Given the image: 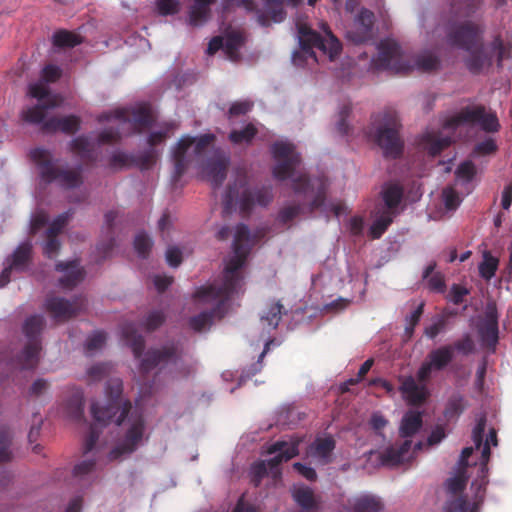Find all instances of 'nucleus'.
I'll return each instance as SVG.
<instances>
[{
    "mask_svg": "<svg viewBox=\"0 0 512 512\" xmlns=\"http://www.w3.org/2000/svg\"><path fill=\"white\" fill-rule=\"evenodd\" d=\"M214 0H194L189 11V22L193 26L205 23L210 15V5Z\"/></svg>",
    "mask_w": 512,
    "mask_h": 512,
    "instance_id": "35",
    "label": "nucleus"
},
{
    "mask_svg": "<svg viewBox=\"0 0 512 512\" xmlns=\"http://www.w3.org/2000/svg\"><path fill=\"white\" fill-rule=\"evenodd\" d=\"M497 446L498 439H497V431L494 428H491L489 430V433L487 435L486 441L482 448V455H481V465L480 470L482 473V476L479 480H475L472 482L471 487L475 490V498L476 503H481L484 499V494L486 490V485L488 484L487 477L485 473L487 472V463L490 458L491 450L490 445Z\"/></svg>",
    "mask_w": 512,
    "mask_h": 512,
    "instance_id": "20",
    "label": "nucleus"
},
{
    "mask_svg": "<svg viewBox=\"0 0 512 512\" xmlns=\"http://www.w3.org/2000/svg\"><path fill=\"white\" fill-rule=\"evenodd\" d=\"M381 463L384 466L397 467L404 462V457L401 455V451H398L395 447L386 448L381 456Z\"/></svg>",
    "mask_w": 512,
    "mask_h": 512,
    "instance_id": "50",
    "label": "nucleus"
},
{
    "mask_svg": "<svg viewBox=\"0 0 512 512\" xmlns=\"http://www.w3.org/2000/svg\"><path fill=\"white\" fill-rule=\"evenodd\" d=\"M372 66L376 70H388L396 74H408L415 68L421 72H432L439 68L440 60L437 56L426 53L417 56L411 63L405 58L398 43L385 39L378 45V54L372 59Z\"/></svg>",
    "mask_w": 512,
    "mask_h": 512,
    "instance_id": "4",
    "label": "nucleus"
},
{
    "mask_svg": "<svg viewBox=\"0 0 512 512\" xmlns=\"http://www.w3.org/2000/svg\"><path fill=\"white\" fill-rule=\"evenodd\" d=\"M152 246V239L146 233L141 232L135 236L134 248L140 257L147 258Z\"/></svg>",
    "mask_w": 512,
    "mask_h": 512,
    "instance_id": "53",
    "label": "nucleus"
},
{
    "mask_svg": "<svg viewBox=\"0 0 512 512\" xmlns=\"http://www.w3.org/2000/svg\"><path fill=\"white\" fill-rule=\"evenodd\" d=\"M271 154L276 160L273 176L281 181L291 177L295 169L302 162L301 155L296 151L295 145L288 141H276L273 143Z\"/></svg>",
    "mask_w": 512,
    "mask_h": 512,
    "instance_id": "13",
    "label": "nucleus"
},
{
    "mask_svg": "<svg viewBox=\"0 0 512 512\" xmlns=\"http://www.w3.org/2000/svg\"><path fill=\"white\" fill-rule=\"evenodd\" d=\"M283 309L284 307L280 301L269 302L261 315V321L265 322L270 328L276 329L281 321Z\"/></svg>",
    "mask_w": 512,
    "mask_h": 512,
    "instance_id": "41",
    "label": "nucleus"
},
{
    "mask_svg": "<svg viewBox=\"0 0 512 512\" xmlns=\"http://www.w3.org/2000/svg\"><path fill=\"white\" fill-rule=\"evenodd\" d=\"M66 411L72 419L82 420L84 416V395L80 388H72V394L66 402Z\"/></svg>",
    "mask_w": 512,
    "mask_h": 512,
    "instance_id": "36",
    "label": "nucleus"
},
{
    "mask_svg": "<svg viewBox=\"0 0 512 512\" xmlns=\"http://www.w3.org/2000/svg\"><path fill=\"white\" fill-rule=\"evenodd\" d=\"M462 125H474L478 128H497L496 113L482 104L468 105L448 116L442 128H458Z\"/></svg>",
    "mask_w": 512,
    "mask_h": 512,
    "instance_id": "10",
    "label": "nucleus"
},
{
    "mask_svg": "<svg viewBox=\"0 0 512 512\" xmlns=\"http://www.w3.org/2000/svg\"><path fill=\"white\" fill-rule=\"evenodd\" d=\"M372 137L386 159H397L402 156L404 140L399 130H375Z\"/></svg>",
    "mask_w": 512,
    "mask_h": 512,
    "instance_id": "19",
    "label": "nucleus"
},
{
    "mask_svg": "<svg viewBox=\"0 0 512 512\" xmlns=\"http://www.w3.org/2000/svg\"><path fill=\"white\" fill-rule=\"evenodd\" d=\"M106 342V334L103 331H95L86 340L85 348L88 352L101 349Z\"/></svg>",
    "mask_w": 512,
    "mask_h": 512,
    "instance_id": "64",
    "label": "nucleus"
},
{
    "mask_svg": "<svg viewBox=\"0 0 512 512\" xmlns=\"http://www.w3.org/2000/svg\"><path fill=\"white\" fill-rule=\"evenodd\" d=\"M466 408L467 401L465 397L462 394L456 392L449 397L443 414L446 420L450 421L457 419L465 411Z\"/></svg>",
    "mask_w": 512,
    "mask_h": 512,
    "instance_id": "39",
    "label": "nucleus"
},
{
    "mask_svg": "<svg viewBox=\"0 0 512 512\" xmlns=\"http://www.w3.org/2000/svg\"><path fill=\"white\" fill-rule=\"evenodd\" d=\"M371 128H401L400 118L396 110L385 108L372 116Z\"/></svg>",
    "mask_w": 512,
    "mask_h": 512,
    "instance_id": "34",
    "label": "nucleus"
},
{
    "mask_svg": "<svg viewBox=\"0 0 512 512\" xmlns=\"http://www.w3.org/2000/svg\"><path fill=\"white\" fill-rule=\"evenodd\" d=\"M29 95L36 98L39 103H50V101H57V97L49 96V88L43 83H34L29 86Z\"/></svg>",
    "mask_w": 512,
    "mask_h": 512,
    "instance_id": "51",
    "label": "nucleus"
},
{
    "mask_svg": "<svg viewBox=\"0 0 512 512\" xmlns=\"http://www.w3.org/2000/svg\"><path fill=\"white\" fill-rule=\"evenodd\" d=\"M165 318L162 310H153L145 317L142 325L148 332H151L158 329L164 323Z\"/></svg>",
    "mask_w": 512,
    "mask_h": 512,
    "instance_id": "56",
    "label": "nucleus"
},
{
    "mask_svg": "<svg viewBox=\"0 0 512 512\" xmlns=\"http://www.w3.org/2000/svg\"><path fill=\"white\" fill-rule=\"evenodd\" d=\"M374 21V13L368 9H362L355 20V31H349L348 37L357 44L371 39Z\"/></svg>",
    "mask_w": 512,
    "mask_h": 512,
    "instance_id": "26",
    "label": "nucleus"
},
{
    "mask_svg": "<svg viewBox=\"0 0 512 512\" xmlns=\"http://www.w3.org/2000/svg\"><path fill=\"white\" fill-rule=\"evenodd\" d=\"M195 301L199 304H211L210 310H205L189 319V326L195 332H203L209 330L215 319H222L228 307L229 298L224 296L201 297L198 295V289L193 295Z\"/></svg>",
    "mask_w": 512,
    "mask_h": 512,
    "instance_id": "14",
    "label": "nucleus"
},
{
    "mask_svg": "<svg viewBox=\"0 0 512 512\" xmlns=\"http://www.w3.org/2000/svg\"><path fill=\"white\" fill-rule=\"evenodd\" d=\"M31 257L32 244L30 242H24L20 244L11 255L9 265L14 268L15 271L22 272L27 268Z\"/></svg>",
    "mask_w": 512,
    "mask_h": 512,
    "instance_id": "33",
    "label": "nucleus"
},
{
    "mask_svg": "<svg viewBox=\"0 0 512 512\" xmlns=\"http://www.w3.org/2000/svg\"><path fill=\"white\" fill-rule=\"evenodd\" d=\"M466 484L467 477L465 475V470L461 469L456 476L449 478L446 481L447 491L452 494V498L447 501L445 512H474L473 509H469L468 502L461 495Z\"/></svg>",
    "mask_w": 512,
    "mask_h": 512,
    "instance_id": "18",
    "label": "nucleus"
},
{
    "mask_svg": "<svg viewBox=\"0 0 512 512\" xmlns=\"http://www.w3.org/2000/svg\"><path fill=\"white\" fill-rule=\"evenodd\" d=\"M383 508L381 499L375 495L364 494L354 499L352 512H379Z\"/></svg>",
    "mask_w": 512,
    "mask_h": 512,
    "instance_id": "37",
    "label": "nucleus"
},
{
    "mask_svg": "<svg viewBox=\"0 0 512 512\" xmlns=\"http://www.w3.org/2000/svg\"><path fill=\"white\" fill-rule=\"evenodd\" d=\"M234 256L228 261L222 276L221 284L215 283L198 288V295L204 298L224 296L232 299L235 295L243 293L244 278L241 269L245 264L250 251L233 248Z\"/></svg>",
    "mask_w": 512,
    "mask_h": 512,
    "instance_id": "5",
    "label": "nucleus"
},
{
    "mask_svg": "<svg viewBox=\"0 0 512 512\" xmlns=\"http://www.w3.org/2000/svg\"><path fill=\"white\" fill-rule=\"evenodd\" d=\"M122 392V380L111 378L106 383L105 403L103 405L98 402L92 403L91 414L96 424L90 427L89 434L85 439V454L92 451L98 441L97 425L105 426L113 422L120 426L126 419H128L129 427L122 441L109 452V460H117L123 455L131 454L141 444L145 431V420L137 411L131 412V402L123 399Z\"/></svg>",
    "mask_w": 512,
    "mask_h": 512,
    "instance_id": "1",
    "label": "nucleus"
},
{
    "mask_svg": "<svg viewBox=\"0 0 512 512\" xmlns=\"http://www.w3.org/2000/svg\"><path fill=\"white\" fill-rule=\"evenodd\" d=\"M233 248H236L238 251L251 249V239H250V231L247 225L238 224L236 227V232L233 240Z\"/></svg>",
    "mask_w": 512,
    "mask_h": 512,
    "instance_id": "47",
    "label": "nucleus"
},
{
    "mask_svg": "<svg viewBox=\"0 0 512 512\" xmlns=\"http://www.w3.org/2000/svg\"><path fill=\"white\" fill-rule=\"evenodd\" d=\"M396 215L387 211L382 213L375 219L370 227V235L373 239H379L388 227L392 224L393 218Z\"/></svg>",
    "mask_w": 512,
    "mask_h": 512,
    "instance_id": "45",
    "label": "nucleus"
},
{
    "mask_svg": "<svg viewBox=\"0 0 512 512\" xmlns=\"http://www.w3.org/2000/svg\"><path fill=\"white\" fill-rule=\"evenodd\" d=\"M30 159L39 169V175L45 183L56 181L64 189H74L83 184L82 166L75 169H61L55 166L52 154L44 148H34L29 153Z\"/></svg>",
    "mask_w": 512,
    "mask_h": 512,
    "instance_id": "6",
    "label": "nucleus"
},
{
    "mask_svg": "<svg viewBox=\"0 0 512 512\" xmlns=\"http://www.w3.org/2000/svg\"><path fill=\"white\" fill-rule=\"evenodd\" d=\"M470 56L466 60V66L474 74L479 73L484 66L491 65V57L483 51V43L479 48L468 51Z\"/></svg>",
    "mask_w": 512,
    "mask_h": 512,
    "instance_id": "40",
    "label": "nucleus"
},
{
    "mask_svg": "<svg viewBox=\"0 0 512 512\" xmlns=\"http://www.w3.org/2000/svg\"><path fill=\"white\" fill-rule=\"evenodd\" d=\"M470 294V290L460 284H453L447 295V300L454 305H460L465 301V297Z\"/></svg>",
    "mask_w": 512,
    "mask_h": 512,
    "instance_id": "63",
    "label": "nucleus"
},
{
    "mask_svg": "<svg viewBox=\"0 0 512 512\" xmlns=\"http://www.w3.org/2000/svg\"><path fill=\"white\" fill-rule=\"evenodd\" d=\"M295 502L306 512L317 508V502L312 489L306 486L295 488L293 491Z\"/></svg>",
    "mask_w": 512,
    "mask_h": 512,
    "instance_id": "42",
    "label": "nucleus"
},
{
    "mask_svg": "<svg viewBox=\"0 0 512 512\" xmlns=\"http://www.w3.org/2000/svg\"><path fill=\"white\" fill-rule=\"evenodd\" d=\"M113 366L109 363H98L91 366L87 375L90 382H97L108 376L112 371Z\"/></svg>",
    "mask_w": 512,
    "mask_h": 512,
    "instance_id": "59",
    "label": "nucleus"
},
{
    "mask_svg": "<svg viewBox=\"0 0 512 512\" xmlns=\"http://www.w3.org/2000/svg\"><path fill=\"white\" fill-rule=\"evenodd\" d=\"M481 0H449L450 13L457 18H470L480 8Z\"/></svg>",
    "mask_w": 512,
    "mask_h": 512,
    "instance_id": "32",
    "label": "nucleus"
},
{
    "mask_svg": "<svg viewBox=\"0 0 512 512\" xmlns=\"http://www.w3.org/2000/svg\"><path fill=\"white\" fill-rule=\"evenodd\" d=\"M156 116L149 103H138L128 107L115 108L99 116V121L132 124L134 128H151Z\"/></svg>",
    "mask_w": 512,
    "mask_h": 512,
    "instance_id": "9",
    "label": "nucleus"
},
{
    "mask_svg": "<svg viewBox=\"0 0 512 512\" xmlns=\"http://www.w3.org/2000/svg\"><path fill=\"white\" fill-rule=\"evenodd\" d=\"M12 436L7 428H0V464L12 460Z\"/></svg>",
    "mask_w": 512,
    "mask_h": 512,
    "instance_id": "48",
    "label": "nucleus"
},
{
    "mask_svg": "<svg viewBox=\"0 0 512 512\" xmlns=\"http://www.w3.org/2000/svg\"><path fill=\"white\" fill-rule=\"evenodd\" d=\"M181 355L182 350L176 343L165 344L160 348H151L140 362V372L145 375L156 368L162 370L169 364L176 365Z\"/></svg>",
    "mask_w": 512,
    "mask_h": 512,
    "instance_id": "15",
    "label": "nucleus"
},
{
    "mask_svg": "<svg viewBox=\"0 0 512 512\" xmlns=\"http://www.w3.org/2000/svg\"><path fill=\"white\" fill-rule=\"evenodd\" d=\"M267 13L273 22H281L285 19L286 13L283 9V0H264Z\"/></svg>",
    "mask_w": 512,
    "mask_h": 512,
    "instance_id": "57",
    "label": "nucleus"
},
{
    "mask_svg": "<svg viewBox=\"0 0 512 512\" xmlns=\"http://www.w3.org/2000/svg\"><path fill=\"white\" fill-rule=\"evenodd\" d=\"M81 121L78 116L68 115L50 118L42 128H80Z\"/></svg>",
    "mask_w": 512,
    "mask_h": 512,
    "instance_id": "46",
    "label": "nucleus"
},
{
    "mask_svg": "<svg viewBox=\"0 0 512 512\" xmlns=\"http://www.w3.org/2000/svg\"><path fill=\"white\" fill-rule=\"evenodd\" d=\"M455 314V312H450L447 315L439 316L433 324L425 328L424 334L430 339H435L438 334L445 330L447 325V317Z\"/></svg>",
    "mask_w": 512,
    "mask_h": 512,
    "instance_id": "60",
    "label": "nucleus"
},
{
    "mask_svg": "<svg viewBox=\"0 0 512 512\" xmlns=\"http://www.w3.org/2000/svg\"><path fill=\"white\" fill-rule=\"evenodd\" d=\"M453 359V347L443 345L427 354L416 373V378L411 375L399 376V391L405 400L412 406L424 404L430 395L425 383L430 380L432 372L444 370Z\"/></svg>",
    "mask_w": 512,
    "mask_h": 512,
    "instance_id": "3",
    "label": "nucleus"
},
{
    "mask_svg": "<svg viewBox=\"0 0 512 512\" xmlns=\"http://www.w3.org/2000/svg\"><path fill=\"white\" fill-rule=\"evenodd\" d=\"M273 199L272 189L270 186H264L256 190L245 189L239 199V208L243 216H247L253 206H267Z\"/></svg>",
    "mask_w": 512,
    "mask_h": 512,
    "instance_id": "23",
    "label": "nucleus"
},
{
    "mask_svg": "<svg viewBox=\"0 0 512 512\" xmlns=\"http://www.w3.org/2000/svg\"><path fill=\"white\" fill-rule=\"evenodd\" d=\"M336 448V441L331 436L316 437L308 446L307 453L321 465H328L333 461V451Z\"/></svg>",
    "mask_w": 512,
    "mask_h": 512,
    "instance_id": "25",
    "label": "nucleus"
},
{
    "mask_svg": "<svg viewBox=\"0 0 512 512\" xmlns=\"http://www.w3.org/2000/svg\"><path fill=\"white\" fill-rule=\"evenodd\" d=\"M381 197L387 212L398 214V207L404 197V189L398 183H389L381 191Z\"/></svg>",
    "mask_w": 512,
    "mask_h": 512,
    "instance_id": "27",
    "label": "nucleus"
},
{
    "mask_svg": "<svg viewBox=\"0 0 512 512\" xmlns=\"http://www.w3.org/2000/svg\"><path fill=\"white\" fill-rule=\"evenodd\" d=\"M301 438L292 437L289 441H276L267 448L268 454H276L274 457L266 461L267 468L275 481L281 479V470L279 466L283 462H287L299 454V445Z\"/></svg>",
    "mask_w": 512,
    "mask_h": 512,
    "instance_id": "16",
    "label": "nucleus"
},
{
    "mask_svg": "<svg viewBox=\"0 0 512 512\" xmlns=\"http://www.w3.org/2000/svg\"><path fill=\"white\" fill-rule=\"evenodd\" d=\"M168 131L169 130H157L149 135L148 144L150 148L138 154H132L133 167L135 166L141 170H147L155 164L157 159L155 146L166 140Z\"/></svg>",
    "mask_w": 512,
    "mask_h": 512,
    "instance_id": "21",
    "label": "nucleus"
},
{
    "mask_svg": "<svg viewBox=\"0 0 512 512\" xmlns=\"http://www.w3.org/2000/svg\"><path fill=\"white\" fill-rule=\"evenodd\" d=\"M302 212L300 204H293L283 207L278 213V221L286 225L297 218Z\"/></svg>",
    "mask_w": 512,
    "mask_h": 512,
    "instance_id": "61",
    "label": "nucleus"
},
{
    "mask_svg": "<svg viewBox=\"0 0 512 512\" xmlns=\"http://www.w3.org/2000/svg\"><path fill=\"white\" fill-rule=\"evenodd\" d=\"M86 307V299L82 296L67 300L63 297L48 296L45 308L56 321H67L76 317Z\"/></svg>",
    "mask_w": 512,
    "mask_h": 512,
    "instance_id": "17",
    "label": "nucleus"
},
{
    "mask_svg": "<svg viewBox=\"0 0 512 512\" xmlns=\"http://www.w3.org/2000/svg\"><path fill=\"white\" fill-rule=\"evenodd\" d=\"M74 211L72 209L58 215L52 223L49 225L47 229V234H55L59 236V234L63 231L65 226L68 224L70 218L72 217Z\"/></svg>",
    "mask_w": 512,
    "mask_h": 512,
    "instance_id": "58",
    "label": "nucleus"
},
{
    "mask_svg": "<svg viewBox=\"0 0 512 512\" xmlns=\"http://www.w3.org/2000/svg\"><path fill=\"white\" fill-rule=\"evenodd\" d=\"M109 166L116 170L133 167L132 154L122 151L113 153L109 159Z\"/></svg>",
    "mask_w": 512,
    "mask_h": 512,
    "instance_id": "55",
    "label": "nucleus"
},
{
    "mask_svg": "<svg viewBox=\"0 0 512 512\" xmlns=\"http://www.w3.org/2000/svg\"><path fill=\"white\" fill-rule=\"evenodd\" d=\"M485 28L472 20L452 25L446 33V41L452 46L465 51H473L483 43Z\"/></svg>",
    "mask_w": 512,
    "mask_h": 512,
    "instance_id": "11",
    "label": "nucleus"
},
{
    "mask_svg": "<svg viewBox=\"0 0 512 512\" xmlns=\"http://www.w3.org/2000/svg\"><path fill=\"white\" fill-rule=\"evenodd\" d=\"M253 106L254 103L251 100L236 101L230 106L228 116L229 118L244 116L252 110Z\"/></svg>",
    "mask_w": 512,
    "mask_h": 512,
    "instance_id": "62",
    "label": "nucleus"
},
{
    "mask_svg": "<svg viewBox=\"0 0 512 512\" xmlns=\"http://www.w3.org/2000/svg\"><path fill=\"white\" fill-rule=\"evenodd\" d=\"M324 35L313 30L307 24L298 25V38L299 43L304 52L311 57H315L313 48L321 50L323 53L328 54L329 58L333 60L341 52L342 46L340 41L331 32L327 24H323Z\"/></svg>",
    "mask_w": 512,
    "mask_h": 512,
    "instance_id": "8",
    "label": "nucleus"
},
{
    "mask_svg": "<svg viewBox=\"0 0 512 512\" xmlns=\"http://www.w3.org/2000/svg\"><path fill=\"white\" fill-rule=\"evenodd\" d=\"M118 130H103L97 140L79 136L70 142V151L78 156L85 164H94L99 160L101 146L111 144L120 138Z\"/></svg>",
    "mask_w": 512,
    "mask_h": 512,
    "instance_id": "12",
    "label": "nucleus"
},
{
    "mask_svg": "<svg viewBox=\"0 0 512 512\" xmlns=\"http://www.w3.org/2000/svg\"><path fill=\"white\" fill-rule=\"evenodd\" d=\"M242 41V35L236 32L227 35L225 41H223V50L231 59L237 55L238 49L242 45Z\"/></svg>",
    "mask_w": 512,
    "mask_h": 512,
    "instance_id": "54",
    "label": "nucleus"
},
{
    "mask_svg": "<svg viewBox=\"0 0 512 512\" xmlns=\"http://www.w3.org/2000/svg\"><path fill=\"white\" fill-rule=\"evenodd\" d=\"M246 185V176L239 175L238 179L233 183L229 184L227 190L225 192L224 200H223V209L224 212L229 213L233 208L238 196L239 189Z\"/></svg>",
    "mask_w": 512,
    "mask_h": 512,
    "instance_id": "43",
    "label": "nucleus"
},
{
    "mask_svg": "<svg viewBox=\"0 0 512 512\" xmlns=\"http://www.w3.org/2000/svg\"><path fill=\"white\" fill-rule=\"evenodd\" d=\"M122 337L126 344L132 349L134 357L139 359L145 348L144 337L138 333L133 323H125L122 326Z\"/></svg>",
    "mask_w": 512,
    "mask_h": 512,
    "instance_id": "28",
    "label": "nucleus"
},
{
    "mask_svg": "<svg viewBox=\"0 0 512 512\" xmlns=\"http://www.w3.org/2000/svg\"><path fill=\"white\" fill-rule=\"evenodd\" d=\"M478 334L483 346L494 351L498 343V315L495 308L488 307L484 320L478 326Z\"/></svg>",
    "mask_w": 512,
    "mask_h": 512,
    "instance_id": "22",
    "label": "nucleus"
},
{
    "mask_svg": "<svg viewBox=\"0 0 512 512\" xmlns=\"http://www.w3.org/2000/svg\"><path fill=\"white\" fill-rule=\"evenodd\" d=\"M58 105L57 101L38 103L22 111V119L29 124H40L47 117L48 110Z\"/></svg>",
    "mask_w": 512,
    "mask_h": 512,
    "instance_id": "30",
    "label": "nucleus"
},
{
    "mask_svg": "<svg viewBox=\"0 0 512 512\" xmlns=\"http://www.w3.org/2000/svg\"><path fill=\"white\" fill-rule=\"evenodd\" d=\"M423 149L432 157L438 156L451 145L450 137H436L426 133L422 141Z\"/></svg>",
    "mask_w": 512,
    "mask_h": 512,
    "instance_id": "38",
    "label": "nucleus"
},
{
    "mask_svg": "<svg viewBox=\"0 0 512 512\" xmlns=\"http://www.w3.org/2000/svg\"><path fill=\"white\" fill-rule=\"evenodd\" d=\"M512 44L505 42L501 35H496L489 45V52L487 53L491 60L496 58L497 66L502 67L504 60L511 57Z\"/></svg>",
    "mask_w": 512,
    "mask_h": 512,
    "instance_id": "31",
    "label": "nucleus"
},
{
    "mask_svg": "<svg viewBox=\"0 0 512 512\" xmlns=\"http://www.w3.org/2000/svg\"><path fill=\"white\" fill-rule=\"evenodd\" d=\"M422 424V413L419 411L409 410L404 414L401 420V424L399 427V435L402 438H409L415 435L420 430Z\"/></svg>",
    "mask_w": 512,
    "mask_h": 512,
    "instance_id": "29",
    "label": "nucleus"
},
{
    "mask_svg": "<svg viewBox=\"0 0 512 512\" xmlns=\"http://www.w3.org/2000/svg\"><path fill=\"white\" fill-rule=\"evenodd\" d=\"M58 272H63L64 275L59 279V284L63 288L72 289L77 286L85 277V270L80 266V261L74 259L71 261H59L55 265Z\"/></svg>",
    "mask_w": 512,
    "mask_h": 512,
    "instance_id": "24",
    "label": "nucleus"
},
{
    "mask_svg": "<svg viewBox=\"0 0 512 512\" xmlns=\"http://www.w3.org/2000/svg\"><path fill=\"white\" fill-rule=\"evenodd\" d=\"M81 43L82 37L68 30H59L53 35V45L58 48H73Z\"/></svg>",
    "mask_w": 512,
    "mask_h": 512,
    "instance_id": "44",
    "label": "nucleus"
},
{
    "mask_svg": "<svg viewBox=\"0 0 512 512\" xmlns=\"http://www.w3.org/2000/svg\"><path fill=\"white\" fill-rule=\"evenodd\" d=\"M45 326L42 315L28 317L23 325V332L27 343L16 357V365L21 370H33L39 363V354L42 349L40 334Z\"/></svg>",
    "mask_w": 512,
    "mask_h": 512,
    "instance_id": "7",
    "label": "nucleus"
},
{
    "mask_svg": "<svg viewBox=\"0 0 512 512\" xmlns=\"http://www.w3.org/2000/svg\"><path fill=\"white\" fill-rule=\"evenodd\" d=\"M216 137L212 133L200 137L183 136L172 152L174 179L178 180L194 166L213 188H219L227 176L230 154L215 145Z\"/></svg>",
    "mask_w": 512,
    "mask_h": 512,
    "instance_id": "2",
    "label": "nucleus"
},
{
    "mask_svg": "<svg viewBox=\"0 0 512 512\" xmlns=\"http://www.w3.org/2000/svg\"><path fill=\"white\" fill-rule=\"evenodd\" d=\"M155 7L159 15H175L180 11L181 0H155Z\"/></svg>",
    "mask_w": 512,
    "mask_h": 512,
    "instance_id": "52",
    "label": "nucleus"
},
{
    "mask_svg": "<svg viewBox=\"0 0 512 512\" xmlns=\"http://www.w3.org/2000/svg\"><path fill=\"white\" fill-rule=\"evenodd\" d=\"M498 268V259L493 257L490 252H485L483 261L479 265V274L482 278L490 280Z\"/></svg>",
    "mask_w": 512,
    "mask_h": 512,
    "instance_id": "49",
    "label": "nucleus"
}]
</instances>
